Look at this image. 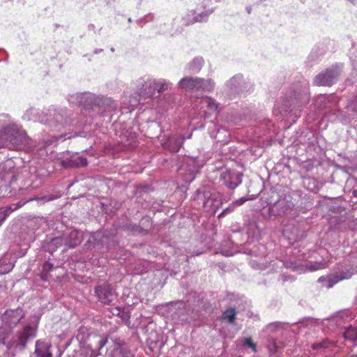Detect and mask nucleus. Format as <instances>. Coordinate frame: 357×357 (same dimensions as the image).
I'll list each match as a JSON object with an SVG mask.
<instances>
[{
  "label": "nucleus",
  "mask_w": 357,
  "mask_h": 357,
  "mask_svg": "<svg viewBox=\"0 0 357 357\" xmlns=\"http://www.w3.org/2000/svg\"><path fill=\"white\" fill-rule=\"evenodd\" d=\"M0 177L1 179H3L4 178V175H0Z\"/></svg>",
  "instance_id": "nucleus-35"
},
{
  "label": "nucleus",
  "mask_w": 357,
  "mask_h": 357,
  "mask_svg": "<svg viewBox=\"0 0 357 357\" xmlns=\"http://www.w3.org/2000/svg\"><path fill=\"white\" fill-rule=\"evenodd\" d=\"M144 87V96L151 97L157 91L158 84L156 80H149V82L145 83Z\"/></svg>",
  "instance_id": "nucleus-15"
},
{
  "label": "nucleus",
  "mask_w": 357,
  "mask_h": 357,
  "mask_svg": "<svg viewBox=\"0 0 357 357\" xmlns=\"http://www.w3.org/2000/svg\"><path fill=\"white\" fill-rule=\"evenodd\" d=\"M5 165L0 164V169H3Z\"/></svg>",
  "instance_id": "nucleus-33"
},
{
  "label": "nucleus",
  "mask_w": 357,
  "mask_h": 357,
  "mask_svg": "<svg viewBox=\"0 0 357 357\" xmlns=\"http://www.w3.org/2000/svg\"><path fill=\"white\" fill-rule=\"evenodd\" d=\"M236 318V312L233 308L226 310L223 313V319L229 321L230 324H233Z\"/></svg>",
  "instance_id": "nucleus-20"
},
{
  "label": "nucleus",
  "mask_w": 357,
  "mask_h": 357,
  "mask_svg": "<svg viewBox=\"0 0 357 357\" xmlns=\"http://www.w3.org/2000/svg\"><path fill=\"white\" fill-rule=\"evenodd\" d=\"M37 332V324L36 322L27 324L22 329L17 332V340H11L6 343L8 349L24 350L28 340L36 338Z\"/></svg>",
  "instance_id": "nucleus-2"
},
{
  "label": "nucleus",
  "mask_w": 357,
  "mask_h": 357,
  "mask_svg": "<svg viewBox=\"0 0 357 357\" xmlns=\"http://www.w3.org/2000/svg\"><path fill=\"white\" fill-rule=\"evenodd\" d=\"M210 196V192L206 190H197V195L194 199V208L197 209L202 208L203 203Z\"/></svg>",
  "instance_id": "nucleus-12"
},
{
  "label": "nucleus",
  "mask_w": 357,
  "mask_h": 357,
  "mask_svg": "<svg viewBox=\"0 0 357 357\" xmlns=\"http://www.w3.org/2000/svg\"><path fill=\"white\" fill-rule=\"evenodd\" d=\"M24 317L21 309L7 310L1 319L5 325L8 327H14L21 321Z\"/></svg>",
  "instance_id": "nucleus-6"
},
{
  "label": "nucleus",
  "mask_w": 357,
  "mask_h": 357,
  "mask_svg": "<svg viewBox=\"0 0 357 357\" xmlns=\"http://www.w3.org/2000/svg\"><path fill=\"white\" fill-rule=\"evenodd\" d=\"M51 344L43 340H36L35 345V356L36 357H52L50 352Z\"/></svg>",
  "instance_id": "nucleus-11"
},
{
  "label": "nucleus",
  "mask_w": 357,
  "mask_h": 357,
  "mask_svg": "<svg viewBox=\"0 0 357 357\" xmlns=\"http://www.w3.org/2000/svg\"><path fill=\"white\" fill-rule=\"evenodd\" d=\"M14 268V264L10 262H7L6 257L0 259V275H3L10 272Z\"/></svg>",
  "instance_id": "nucleus-16"
},
{
  "label": "nucleus",
  "mask_w": 357,
  "mask_h": 357,
  "mask_svg": "<svg viewBox=\"0 0 357 357\" xmlns=\"http://www.w3.org/2000/svg\"><path fill=\"white\" fill-rule=\"evenodd\" d=\"M88 164V162L86 161V159L84 157H77L75 159L71 160V165H66V167H84Z\"/></svg>",
  "instance_id": "nucleus-19"
},
{
  "label": "nucleus",
  "mask_w": 357,
  "mask_h": 357,
  "mask_svg": "<svg viewBox=\"0 0 357 357\" xmlns=\"http://www.w3.org/2000/svg\"><path fill=\"white\" fill-rule=\"evenodd\" d=\"M354 195L356 196L357 195V190H354Z\"/></svg>",
  "instance_id": "nucleus-34"
},
{
  "label": "nucleus",
  "mask_w": 357,
  "mask_h": 357,
  "mask_svg": "<svg viewBox=\"0 0 357 357\" xmlns=\"http://www.w3.org/2000/svg\"><path fill=\"white\" fill-rule=\"evenodd\" d=\"M348 275L346 273H340V275H335L331 277L328 280V288H331L337 284L338 282L343 280L344 279H347Z\"/></svg>",
  "instance_id": "nucleus-18"
},
{
  "label": "nucleus",
  "mask_w": 357,
  "mask_h": 357,
  "mask_svg": "<svg viewBox=\"0 0 357 357\" xmlns=\"http://www.w3.org/2000/svg\"><path fill=\"white\" fill-rule=\"evenodd\" d=\"M222 205V201L221 200V195L219 192H210V196L206 198L205 202H204V208L208 213L215 215L216 211L219 209L220 206Z\"/></svg>",
  "instance_id": "nucleus-7"
},
{
  "label": "nucleus",
  "mask_w": 357,
  "mask_h": 357,
  "mask_svg": "<svg viewBox=\"0 0 357 357\" xmlns=\"http://www.w3.org/2000/svg\"><path fill=\"white\" fill-rule=\"evenodd\" d=\"M209 12L202 11L196 12L195 10H188L183 17V26H191L195 23H202L206 22L209 16Z\"/></svg>",
  "instance_id": "nucleus-4"
},
{
  "label": "nucleus",
  "mask_w": 357,
  "mask_h": 357,
  "mask_svg": "<svg viewBox=\"0 0 357 357\" xmlns=\"http://www.w3.org/2000/svg\"><path fill=\"white\" fill-rule=\"evenodd\" d=\"M197 63H198V64L199 65L202 63V60L201 59H195V60H193L192 63H191L190 68L194 70L195 68L192 66V65H194V64H195Z\"/></svg>",
  "instance_id": "nucleus-31"
},
{
  "label": "nucleus",
  "mask_w": 357,
  "mask_h": 357,
  "mask_svg": "<svg viewBox=\"0 0 357 357\" xmlns=\"http://www.w3.org/2000/svg\"><path fill=\"white\" fill-rule=\"evenodd\" d=\"M242 174L231 170L223 171L220 174V179L223 181L224 185L231 189L236 188L241 183Z\"/></svg>",
  "instance_id": "nucleus-5"
},
{
  "label": "nucleus",
  "mask_w": 357,
  "mask_h": 357,
  "mask_svg": "<svg viewBox=\"0 0 357 357\" xmlns=\"http://www.w3.org/2000/svg\"><path fill=\"white\" fill-rule=\"evenodd\" d=\"M234 207H235L234 204L229 205V206L226 208L225 210H223V211L222 213H220L219 216H223L226 213H229L232 212L234 209Z\"/></svg>",
  "instance_id": "nucleus-27"
},
{
  "label": "nucleus",
  "mask_w": 357,
  "mask_h": 357,
  "mask_svg": "<svg viewBox=\"0 0 357 357\" xmlns=\"http://www.w3.org/2000/svg\"><path fill=\"white\" fill-rule=\"evenodd\" d=\"M323 280H324L323 278H321L319 279V281H322Z\"/></svg>",
  "instance_id": "nucleus-36"
},
{
  "label": "nucleus",
  "mask_w": 357,
  "mask_h": 357,
  "mask_svg": "<svg viewBox=\"0 0 357 357\" xmlns=\"http://www.w3.org/2000/svg\"><path fill=\"white\" fill-rule=\"evenodd\" d=\"M113 357H134V355L127 350L117 349L114 351Z\"/></svg>",
  "instance_id": "nucleus-23"
},
{
  "label": "nucleus",
  "mask_w": 357,
  "mask_h": 357,
  "mask_svg": "<svg viewBox=\"0 0 357 357\" xmlns=\"http://www.w3.org/2000/svg\"><path fill=\"white\" fill-rule=\"evenodd\" d=\"M327 267V264L325 261L315 262L314 264L307 266V270L310 271H315L317 270L324 269Z\"/></svg>",
  "instance_id": "nucleus-22"
},
{
  "label": "nucleus",
  "mask_w": 357,
  "mask_h": 357,
  "mask_svg": "<svg viewBox=\"0 0 357 357\" xmlns=\"http://www.w3.org/2000/svg\"><path fill=\"white\" fill-rule=\"evenodd\" d=\"M245 202V198H240L234 204V206H236V205H242V204H244Z\"/></svg>",
  "instance_id": "nucleus-30"
},
{
  "label": "nucleus",
  "mask_w": 357,
  "mask_h": 357,
  "mask_svg": "<svg viewBox=\"0 0 357 357\" xmlns=\"http://www.w3.org/2000/svg\"><path fill=\"white\" fill-rule=\"evenodd\" d=\"M116 312L115 313V314H116V315L119 314L120 312H121L120 309L116 307ZM113 314H114V312Z\"/></svg>",
  "instance_id": "nucleus-32"
},
{
  "label": "nucleus",
  "mask_w": 357,
  "mask_h": 357,
  "mask_svg": "<svg viewBox=\"0 0 357 357\" xmlns=\"http://www.w3.org/2000/svg\"><path fill=\"white\" fill-rule=\"evenodd\" d=\"M202 103L206 105V107H208V109H210L213 112H215L217 110L218 104L213 99H212L209 97H206V98H203Z\"/></svg>",
  "instance_id": "nucleus-21"
},
{
  "label": "nucleus",
  "mask_w": 357,
  "mask_h": 357,
  "mask_svg": "<svg viewBox=\"0 0 357 357\" xmlns=\"http://www.w3.org/2000/svg\"><path fill=\"white\" fill-rule=\"evenodd\" d=\"M81 242L79 234L76 230H71L68 234V239L66 241V245L68 248H74Z\"/></svg>",
  "instance_id": "nucleus-14"
},
{
  "label": "nucleus",
  "mask_w": 357,
  "mask_h": 357,
  "mask_svg": "<svg viewBox=\"0 0 357 357\" xmlns=\"http://www.w3.org/2000/svg\"><path fill=\"white\" fill-rule=\"evenodd\" d=\"M95 293L96 296L98 297L100 302L105 305H110L114 299L112 289L107 284L96 287Z\"/></svg>",
  "instance_id": "nucleus-9"
},
{
  "label": "nucleus",
  "mask_w": 357,
  "mask_h": 357,
  "mask_svg": "<svg viewBox=\"0 0 357 357\" xmlns=\"http://www.w3.org/2000/svg\"><path fill=\"white\" fill-rule=\"evenodd\" d=\"M179 84L181 89L186 91H210L213 89V82L211 79L199 77H185Z\"/></svg>",
  "instance_id": "nucleus-3"
},
{
  "label": "nucleus",
  "mask_w": 357,
  "mask_h": 357,
  "mask_svg": "<svg viewBox=\"0 0 357 357\" xmlns=\"http://www.w3.org/2000/svg\"><path fill=\"white\" fill-rule=\"evenodd\" d=\"M52 199H53V198L46 199L45 197H41V198H39V197L29 198V199H26L25 201H20L17 203L13 204V206H6V207L1 208H0V225H1V223L2 222H3V220L5 219H6L7 216L8 215V214H10L13 211L17 210L20 208L22 207L28 202H32V201H34V200L50 201V200H52Z\"/></svg>",
  "instance_id": "nucleus-8"
},
{
  "label": "nucleus",
  "mask_w": 357,
  "mask_h": 357,
  "mask_svg": "<svg viewBox=\"0 0 357 357\" xmlns=\"http://www.w3.org/2000/svg\"><path fill=\"white\" fill-rule=\"evenodd\" d=\"M335 77V72L333 70L328 69L325 73H321L315 77L314 83L318 86H331Z\"/></svg>",
  "instance_id": "nucleus-10"
},
{
  "label": "nucleus",
  "mask_w": 357,
  "mask_h": 357,
  "mask_svg": "<svg viewBox=\"0 0 357 357\" xmlns=\"http://www.w3.org/2000/svg\"><path fill=\"white\" fill-rule=\"evenodd\" d=\"M158 92L162 93L167 90V83L164 81H158Z\"/></svg>",
  "instance_id": "nucleus-26"
},
{
  "label": "nucleus",
  "mask_w": 357,
  "mask_h": 357,
  "mask_svg": "<svg viewBox=\"0 0 357 357\" xmlns=\"http://www.w3.org/2000/svg\"><path fill=\"white\" fill-rule=\"evenodd\" d=\"M344 338L350 340H357V329L353 326L347 327L344 332Z\"/></svg>",
  "instance_id": "nucleus-17"
},
{
  "label": "nucleus",
  "mask_w": 357,
  "mask_h": 357,
  "mask_svg": "<svg viewBox=\"0 0 357 357\" xmlns=\"http://www.w3.org/2000/svg\"><path fill=\"white\" fill-rule=\"evenodd\" d=\"M328 347V340H323L321 342L319 343H314L312 345V349H324Z\"/></svg>",
  "instance_id": "nucleus-24"
},
{
  "label": "nucleus",
  "mask_w": 357,
  "mask_h": 357,
  "mask_svg": "<svg viewBox=\"0 0 357 357\" xmlns=\"http://www.w3.org/2000/svg\"><path fill=\"white\" fill-rule=\"evenodd\" d=\"M182 141L176 137H169V139L164 144V148L170 151L172 153L178 152L181 146Z\"/></svg>",
  "instance_id": "nucleus-13"
},
{
  "label": "nucleus",
  "mask_w": 357,
  "mask_h": 357,
  "mask_svg": "<svg viewBox=\"0 0 357 357\" xmlns=\"http://www.w3.org/2000/svg\"><path fill=\"white\" fill-rule=\"evenodd\" d=\"M1 344H5L4 340H3V342H1Z\"/></svg>",
  "instance_id": "nucleus-37"
},
{
  "label": "nucleus",
  "mask_w": 357,
  "mask_h": 357,
  "mask_svg": "<svg viewBox=\"0 0 357 357\" xmlns=\"http://www.w3.org/2000/svg\"><path fill=\"white\" fill-rule=\"evenodd\" d=\"M245 344L251 348L252 351H254L255 353L256 352V344L252 342L251 337H248L245 339Z\"/></svg>",
  "instance_id": "nucleus-25"
},
{
  "label": "nucleus",
  "mask_w": 357,
  "mask_h": 357,
  "mask_svg": "<svg viewBox=\"0 0 357 357\" xmlns=\"http://www.w3.org/2000/svg\"><path fill=\"white\" fill-rule=\"evenodd\" d=\"M28 137L24 130L17 126L8 125L0 132V148H7L11 151L20 150L26 144Z\"/></svg>",
  "instance_id": "nucleus-1"
},
{
  "label": "nucleus",
  "mask_w": 357,
  "mask_h": 357,
  "mask_svg": "<svg viewBox=\"0 0 357 357\" xmlns=\"http://www.w3.org/2000/svg\"><path fill=\"white\" fill-rule=\"evenodd\" d=\"M43 271L49 272L51 270H52V264L49 262H46V263L43 264Z\"/></svg>",
  "instance_id": "nucleus-28"
},
{
  "label": "nucleus",
  "mask_w": 357,
  "mask_h": 357,
  "mask_svg": "<svg viewBox=\"0 0 357 357\" xmlns=\"http://www.w3.org/2000/svg\"><path fill=\"white\" fill-rule=\"evenodd\" d=\"M63 241V239L61 238H54L52 241L54 245L61 244Z\"/></svg>",
  "instance_id": "nucleus-29"
}]
</instances>
